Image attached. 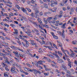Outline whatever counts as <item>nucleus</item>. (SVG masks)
<instances>
[{"mask_svg": "<svg viewBox=\"0 0 77 77\" xmlns=\"http://www.w3.org/2000/svg\"><path fill=\"white\" fill-rule=\"evenodd\" d=\"M29 42H30V43L32 45H37V44L34 42V41L32 40L31 39H30L29 40Z\"/></svg>", "mask_w": 77, "mask_h": 77, "instance_id": "nucleus-1", "label": "nucleus"}, {"mask_svg": "<svg viewBox=\"0 0 77 77\" xmlns=\"http://www.w3.org/2000/svg\"><path fill=\"white\" fill-rule=\"evenodd\" d=\"M11 71L12 73L17 74V72L15 71V69L13 67L11 69Z\"/></svg>", "mask_w": 77, "mask_h": 77, "instance_id": "nucleus-2", "label": "nucleus"}, {"mask_svg": "<svg viewBox=\"0 0 77 77\" xmlns=\"http://www.w3.org/2000/svg\"><path fill=\"white\" fill-rule=\"evenodd\" d=\"M57 62L58 63H64V61H63V60L61 59L58 58L57 59Z\"/></svg>", "mask_w": 77, "mask_h": 77, "instance_id": "nucleus-3", "label": "nucleus"}, {"mask_svg": "<svg viewBox=\"0 0 77 77\" xmlns=\"http://www.w3.org/2000/svg\"><path fill=\"white\" fill-rule=\"evenodd\" d=\"M13 53L17 57H19V55H18V52L14 51L13 52Z\"/></svg>", "mask_w": 77, "mask_h": 77, "instance_id": "nucleus-4", "label": "nucleus"}, {"mask_svg": "<svg viewBox=\"0 0 77 77\" xmlns=\"http://www.w3.org/2000/svg\"><path fill=\"white\" fill-rule=\"evenodd\" d=\"M66 23H64L61 26V27L62 29H66Z\"/></svg>", "mask_w": 77, "mask_h": 77, "instance_id": "nucleus-5", "label": "nucleus"}, {"mask_svg": "<svg viewBox=\"0 0 77 77\" xmlns=\"http://www.w3.org/2000/svg\"><path fill=\"white\" fill-rule=\"evenodd\" d=\"M24 70L26 71H27L28 72H30L31 71V69H27V68L24 67L23 68Z\"/></svg>", "mask_w": 77, "mask_h": 77, "instance_id": "nucleus-6", "label": "nucleus"}, {"mask_svg": "<svg viewBox=\"0 0 77 77\" xmlns=\"http://www.w3.org/2000/svg\"><path fill=\"white\" fill-rule=\"evenodd\" d=\"M33 71H34V73L35 74H38V71L36 70L35 69H32V70L31 69V72H33Z\"/></svg>", "mask_w": 77, "mask_h": 77, "instance_id": "nucleus-7", "label": "nucleus"}, {"mask_svg": "<svg viewBox=\"0 0 77 77\" xmlns=\"http://www.w3.org/2000/svg\"><path fill=\"white\" fill-rule=\"evenodd\" d=\"M39 9V7H37V8H35L34 9V11H35V12L36 13H39V10H38V9Z\"/></svg>", "mask_w": 77, "mask_h": 77, "instance_id": "nucleus-8", "label": "nucleus"}, {"mask_svg": "<svg viewBox=\"0 0 77 77\" xmlns=\"http://www.w3.org/2000/svg\"><path fill=\"white\" fill-rule=\"evenodd\" d=\"M61 68L65 70V71H66V70L67 69V68L66 67L63 66H61Z\"/></svg>", "mask_w": 77, "mask_h": 77, "instance_id": "nucleus-9", "label": "nucleus"}, {"mask_svg": "<svg viewBox=\"0 0 77 77\" xmlns=\"http://www.w3.org/2000/svg\"><path fill=\"white\" fill-rule=\"evenodd\" d=\"M54 2L53 0L51 1V7H53L54 6Z\"/></svg>", "mask_w": 77, "mask_h": 77, "instance_id": "nucleus-10", "label": "nucleus"}, {"mask_svg": "<svg viewBox=\"0 0 77 77\" xmlns=\"http://www.w3.org/2000/svg\"><path fill=\"white\" fill-rule=\"evenodd\" d=\"M34 31L36 32L37 35H40V34H39V31H38L37 30V29L34 28Z\"/></svg>", "mask_w": 77, "mask_h": 77, "instance_id": "nucleus-11", "label": "nucleus"}, {"mask_svg": "<svg viewBox=\"0 0 77 77\" xmlns=\"http://www.w3.org/2000/svg\"><path fill=\"white\" fill-rule=\"evenodd\" d=\"M38 23H39V24H42V21L41 20V19L38 18Z\"/></svg>", "mask_w": 77, "mask_h": 77, "instance_id": "nucleus-12", "label": "nucleus"}, {"mask_svg": "<svg viewBox=\"0 0 77 77\" xmlns=\"http://www.w3.org/2000/svg\"><path fill=\"white\" fill-rule=\"evenodd\" d=\"M11 48H12V49H14V50H17V47H15V46L13 45L11 46Z\"/></svg>", "mask_w": 77, "mask_h": 77, "instance_id": "nucleus-13", "label": "nucleus"}, {"mask_svg": "<svg viewBox=\"0 0 77 77\" xmlns=\"http://www.w3.org/2000/svg\"><path fill=\"white\" fill-rule=\"evenodd\" d=\"M43 5L44 7L45 8H48V5H47V4H43Z\"/></svg>", "mask_w": 77, "mask_h": 77, "instance_id": "nucleus-14", "label": "nucleus"}, {"mask_svg": "<svg viewBox=\"0 0 77 77\" xmlns=\"http://www.w3.org/2000/svg\"><path fill=\"white\" fill-rule=\"evenodd\" d=\"M70 56L71 57H74L75 56V54L72 53V54L70 55Z\"/></svg>", "mask_w": 77, "mask_h": 77, "instance_id": "nucleus-15", "label": "nucleus"}, {"mask_svg": "<svg viewBox=\"0 0 77 77\" xmlns=\"http://www.w3.org/2000/svg\"><path fill=\"white\" fill-rule=\"evenodd\" d=\"M37 64H40V65H41L42 64V60H40L38 61V62H37Z\"/></svg>", "mask_w": 77, "mask_h": 77, "instance_id": "nucleus-16", "label": "nucleus"}, {"mask_svg": "<svg viewBox=\"0 0 77 77\" xmlns=\"http://www.w3.org/2000/svg\"><path fill=\"white\" fill-rule=\"evenodd\" d=\"M57 42H58V45H59V47H62V44L60 43V42L58 41H57Z\"/></svg>", "mask_w": 77, "mask_h": 77, "instance_id": "nucleus-17", "label": "nucleus"}, {"mask_svg": "<svg viewBox=\"0 0 77 77\" xmlns=\"http://www.w3.org/2000/svg\"><path fill=\"white\" fill-rule=\"evenodd\" d=\"M57 53L58 54H59V55H60V56H63V54H62V53L60 52V51H58Z\"/></svg>", "mask_w": 77, "mask_h": 77, "instance_id": "nucleus-18", "label": "nucleus"}, {"mask_svg": "<svg viewBox=\"0 0 77 77\" xmlns=\"http://www.w3.org/2000/svg\"><path fill=\"white\" fill-rule=\"evenodd\" d=\"M21 9L22 11L23 12H26V10L23 8H21Z\"/></svg>", "mask_w": 77, "mask_h": 77, "instance_id": "nucleus-19", "label": "nucleus"}, {"mask_svg": "<svg viewBox=\"0 0 77 77\" xmlns=\"http://www.w3.org/2000/svg\"><path fill=\"white\" fill-rule=\"evenodd\" d=\"M19 50V51H21L22 52H24V51H23V50L19 48H17V49H16V50Z\"/></svg>", "mask_w": 77, "mask_h": 77, "instance_id": "nucleus-20", "label": "nucleus"}, {"mask_svg": "<svg viewBox=\"0 0 77 77\" xmlns=\"http://www.w3.org/2000/svg\"><path fill=\"white\" fill-rule=\"evenodd\" d=\"M14 31V32H13L14 34H16V35L18 34V30H17L15 29Z\"/></svg>", "mask_w": 77, "mask_h": 77, "instance_id": "nucleus-21", "label": "nucleus"}, {"mask_svg": "<svg viewBox=\"0 0 77 77\" xmlns=\"http://www.w3.org/2000/svg\"><path fill=\"white\" fill-rule=\"evenodd\" d=\"M48 56H49L50 57V58H51V59H54V57L51 55H48Z\"/></svg>", "mask_w": 77, "mask_h": 77, "instance_id": "nucleus-22", "label": "nucleus"}, {"mask_svg": "<svg viewBox=\"0 0 77 77\" xmlns=\"http://www.w3.org/2000/svg\"><path fill=\"white\" fill-rule=\"evenodd\" d=\"M61 50H62L63 52V53H64V54H65L66 56H66V54L65 53V51H66L64 50L63 49H62V48Z\"/></svg>", "mask_w": 77, "mask_h": 77, "instance_id": "nucleus-23", "label": "nucleus"}, {"mask_svg": "<svg viewBox=\"0 0 77 77\" xmlns=\"http://www.w3.org/2000/svg\"><path fill=\"white\" fill-rule=\"evenodd\" d=\"M51 19H52V17H49L47 19V21H49L50 20H51Z\"/></svg>", "mask_w": 77, "mask_h": 77, "instance_id": "nucleus-24", "label": "nucleus"}, {"mask_svg": "<svg viewBox=\"0 0 77 77\" xmlns=\"http://www.w3.org/2000/svg\"><path fill=\"white\" fill-rule=\"evenodd\" d=\"M46 60H47L48 62H51V60L48 58H46Z\"/></svg>", "mask_w": 77, "mask_h": 77, "instance_id": "nucleus-25", "label": "nucleus"}, {"mask_svg": "<svg viewBox=\"0 0 77 77\" xmlns=\"http://www.w3.org/2000/svg\"><path fill=\"white\" fill-rule=\"evenodd\" d=\"M66 72L67 74H71V72L68 70L66 71Z\"/></svg>", "mask_w": 77, "mask_h": 77, "instance_id": "nucleus-26", "label": "nucleus"}, {"mask_svg": "<svg viewBox=\"0 0 77 77\" xmlns=\"http://www.w3.org/2000/svg\"><path fill=\"white\" fill-rule=\"evenodd\" d=\"M0 56H6V55L4 53H0Z\"/></svg>", "mask_w": 77, "mask_h": 77, "instance_id": "nucleus-27", "label": "nucleus"}, {"mask_svg": "<svg viewBox=\"0 0 77 77\" xmlns=\"http://www.w3.org/2000/svg\"><path fill=\"white\" fill-rule=\"evenodd\" d=\"M22 39H23V41H24V42H26V43L27 42H28V41H27V40L24 39V38H22Z\"/></svg>", "mask_w": 77, "mask_h": 77, "instance_id": "nucleus-28", "label": "nucleus"}, {"mask_svg": "<svg viewBox=\"0 0 77 77\" xmlns=\"http://www.w3.org/2000/svg\"><path fill=\"white\" fill-rule=\"evenodd\" d=\"M5 56H3V58H4V59H5V60H8V57Z\"/></svg>", "mask_w": 77, "mask_h": 77, "instance_id": "nucleus-29", "label": "nucleus"}, {"mask_svg": "<svg viewBox=\"0 0 77 77\" xmlns=\"http://www.w3.org/2000/svg\"><path fill=\"white\" fill-rule=\"evenodd\" d=\"M26 9H27V11H29V12H31V11H32L30 9V8H26Z\"/></svg>", "mask_w": 77, "mask_h": 77, "instance_id": "nucleus-30", "label": "nucleus"}, {"mask_svg": "<svg viewBox=\"0 0 77 77\" xmlns=\"http://www.w3.org/2000/svg\"><path fill=\"white\" fill-rule=\"evenodd\" d=\"M2 51L3 53H7V52H6L5 50L4 49H2Z\"/></svg>", "mask_w": 77, "mask_h": 77, "instance_id": "nucleus-31", "label": "nucleus"}, {"mask_svg": "<svg viewBox=\"0 0 77 77\" xmlns=\"http://www.w3.org/2000/svg\"><path fill=\"white\" fill-rule=\"evenodd\" d=\"M26 47H29V42H26Z\"/></svg>", "mask_w": 77, "mask_h": 77, "instance_id": "nucleus-32", "label": "nucleus"}, {"mask_svg": "<svg viewBox=\"0 0 77 77\" xmlns=\"http://www.w3.org/2000/svg\"><path fill=\"white\" fill-rule=\"evenodd\" d=\"M6 54H7V55H8V56H11V57H12V55L10 53L7 52V53H6Z\"/></svg>", "mask_w": 77, "mask_h": 77, "instance_id": "nucleus-33", "label": "nucleus"}, {"mask_svg": "<svg viewBox=\"0 0 77 77\" xmlns=\"http://www.w3.org/2000/svg\"><path fill=\"white\" fill-rule=\"evenodd\" d=\"M19 55L20 56V57H24V56H24V55H22V54H19Z\"/></svg>", "mask_w": 77, "mask_h": 77, "instance_id": "nucleus-34", "label": "nucleus"}, {"mask_svg": "<svg viewBox=\"0 0 77 77\" xmlns=\"http://www.w3.org/2000/svg\"><path fill=\"white\" fill-rule=\"evenodd\" d=\"M53 45L54 47H55V48H56V49H58V48H57V46H56V45L55 44H53Z\"/></svg>", "mask_w": 77, "mask_h": 77, "instance_id": "nucleus-35", "label": "nucleus"}, {"mask_svg": "<svg viewBox=\"0 0 77 77\" xmlns=\"http://www.w3.org/2000/svg\"><path fill=\"white\" fill-rule=\"evenodd\" d=\"M36 2V0H31V3L32 4L35 3Z\"/></svg>", "mask_w": 77, "mask_h": 77, "instance_id": "nucleus-36", "label": "nucleus"}, {"mask_svg": "<svg viewBox=\"0 0 77 77\" xmlns=\"http://www.w3.org/2000/svg\"><path fill=\"white\" fill-rule=\"evenodd\" d=\"M33 24H34L35 26H38V24H37V23H36L35 22H33Z\"/></svg>", "mask_w": 77, "mask_h": 77, "instance_id": "nucleus-37", "label": "nucleus"}, {"mask_svg": "<svg viewBox=\"0 0 77 77\" xmlns=\"http://www.w3.org/2000/svg\"><path fill=\"white\" fill-rule=\"evenodd\" d=\"M45 70L46 71H51V69H48V68H45Z\"/></svg>", "mask_w": 77, "mask_h": 77, "instance_id": "nucleus-38", "label": "nucleus"}, {"mask_svg": "<svg viewBox=\"0 0 77 77\" xmlns=\"http://www.w3.org/2000/svg\"><path fill=\"white\" fill-rule=\"evenodd\" d=\"M44 74L45 75H46V76H47V75H48L49 74V73H44Z\"/></svg>", "mask_w": 77, "mask_h": 77, "instance_id": "nucleus-39", "label": "nucleus"}, {"mask_svg": "<svg viewBox=\"0 0 77 77\" xmlns=\"http://www.w3.org/2000/svg\"><path fill=\"white\" fill-rule=\"evenodd\" d=\"M53 37L54 38H55V39H58V37L57 36L55 35Z\"/></svg>", "mask_w": 77, "mask_h": 77, "instance_id": "nucleus-40", "label": "nucleus"}, {"mask_svg": "<svg viewBox=\"0 0 77 77\" xmlns=\"http://www.w3.org/2000/svg\"><path fill=\"white\" fill-rule=\"evenodd\" d=\"M10 26L11 27H15V25H14V24H11L10 25Z\"/></svg>", "mask_w": 77, "mask_h": 77, "instance_id": "nucleus-41", "label": "nucleus"}, {"mask_svg": "<svg viewBox=\"0 0 77 77\" xmlns=\"http://www.w3.org/2000/svg\"><path fill=\"white\" fill-rule=\"evenodd\" d=\"M55 56H56V57H57V59H59V58H60L59 57V56H58V55H57L56 54H55Z\"/></svg>", "mask_w": 77, "mask_h": 77, "instance_id": "nucleus-42", "label": "nucleus"}, {"mask_svg": "<svg viewBox=\"0 0 77 77\" xmlns=\"http://www.w3.org/2000/svg\"><path fill=\"white\" fill-rule=\"evenodd\" d=\"M26 65L27 66H28L29 67H32V66L30 65V64L28 63H26Z\"/></svg>", "mask_w": 77, "mask_h": 77, "instance_id": "nucleus-43", "label": "nucleus"}, {"mask_svg": "<svg viewBox=\"0 0 77 77\" xmlns=\"http://www.w3.org/2000/svg\"><path fill=\"white\" fill-rule=\"evenodd\" d=\"M4 76L5 77H9V76H8V75L7 74H6V73H4Z\"/></svg>", "mask_w": 77, "mask_h": 77, "instance_id": "nucleus-44", "label": "nucleus"}, {"mask_svg": "<svg viewBox=\"0 0 77 77\" xmlns=\"http://www.w3.org/2000/svg\"><path fill=\"white\" fill-rule=\"evenodd\" d=\"M44 26L45 27H46V28H49V26H48V25H47V24H45Z\"/></svg>", "mask_w": 77, "mask_h": 77, "instance_id": "nucleus-45", "label": "nucleus"}, {"mask_svg": "<svg viewBox=\"0 0 77 77\" xmlns=\"http://www.w3.org/2000/svg\"><path fill=\"white\" fill-rule=\"evenodd\" d=\"M71 63H68V65L69 66L70 68L71 67Z\"/></svg>", "mask_w": 77, "mask_h": 77, "instance_id": "nucleus-46", "label": "nucleus"}, {"mask_svg": "<svg viewBox=\"0 0 77 77\" xmlns=\"http://www.w3.org/2000/svg\"><path fill=\"white\" fill-rule=\"evenodd\" d=\"M38 27L41 29H42V30H43L44 29V28H42V27L41 26V25H38Z\"/></svg>", "mask_w": 77, "mask_h": 77, "instance_id": "nucleus-47", "label": "nucleus"}, {"mask_svg": "<svg viewBox=\"0 0 77 77\" xmlns=\"http://www.w3.org/2000/svg\"><path fill=\"white\" fill-rule=\"evenodd\" d=\"M17 67L18 68H19V69H21V66L20 65H17Z\"/></svg>", "mask_w": 77, "mask_h": 77, "instance_id": "nucleus-48", "label": "nucleus"}, {"mask_svg": "<svg viewBox=\"0 0 77 77\" xmlns=\"http://www.w3.org/2000/svg\"><path fill=\"white\" fill-rule=\"evenodd\" d=\"M30 15L31 16V17H33L34 16V14H33V13H32Z\"/></svg>", "mask_w": 77, "mask_h": 77, "instance_id": "nucleus-49", "label": "nucleus"}, {"mask_svg": "<svg viewBox=\"0 0 77 77\" xmlns=\"http://www.w3.org/2000/svg\"><path fill=\"white\" fill-rule=\"evenodd\" d=\"M62 39H65V36H64V35H62Z\"/></svg>", "mask_w": 77, "mask_h": 77, "instance_id": "nucleus-50", "label": "nucleus"}, {"mask_svg": "<svg viewBox=\"0 0 77 77\" xmlns=\"http://www.w3.org/2000/svg\"><path fill=\"white\" fill-rule=\"evenodd\" d=\"M47 43L48 44H50L51 46H52V44L51 42H47Z\"/></svg>", "mask_w": 77, "mask_h": 77, "instance_id": "nucleus-51", "label": "nucleus"}, {"mask_svg": "<svg viewBox=\"0 0 77 77\" xmlns=\"http://www.w3.org/2000/svg\"><path fill=\"white\" fill-rule=\"evenodd\" d=\"M67 60H68V62H69V63H71V61L70 60L69 58H67Z\"/></svg>", "mask_w": 77, "mask_h": 77, "instance_id": "nucleus-52", "label": "nucleus"}, {"mask_svg": "<svg viewBox=\"0 0 77 77\" xmlns=\"http://www.w3.org/2000/svg\"><path fill=\"white\" fill-rule=\"evenodd\" d=\"M17 42L19 44V45H22L21 44V42H20L19 41H17Z\"/></svg>", "mask_w": 77, "mask_h": 77, "instance_id": "nucleus-53", "label": "nucleus"}, {"mask_svg": "<svg viewBox=\"0 0 77 77\" xmlns=\"http://www.w3.org/2000/svg\"><path fill=\"white\" fill-rule=\"evenodd\" d=\"M16 7L18 9H20V7L19 6L17 5H16Z\"/></svg>", "mask_w": 77, "mask_h": 77, "instance_id": "nucleus-54", "label": "nucleus"}, {"mask_svg": "<svg viewBox=\"0 0 77 77\" xmlns=\"http://www.w3.org/2000/svg\"><path fill=\"white\" fill-rule=\"evenodd\" d=\"M62 16H63V15L62 14H60L58 16V17H59V18H61L62 17Z\"/></svg>", "mask_w": 77, "mask_h": 77, "instance_id": "nucleus-55", "label": "nucleus"}, {"mask_svg": "<svg viewBox=\"0 0 77 77\" xmlns=\"http://www.w3.org/2000/svg\"><path fill=\"white\" fill-rule=\"evenodd\" d=\"M2 65H3V66H6V64H5L3 63H2Z\"/></svg>", "mask_w": 77, "mask_h": 77, "instance_id": "nucleus-56", "label": "nucleus"}, {"mask_svg": "<svg viewBox=\"0 0 77 77\" xmlns=\"http://www.w3.org/2000/svg\"><path fill=\"white\" fill-rule=\"evenodd\" d=\"M51 34L52 36H53V37L55 35L54 33L53 32H51Z\"/></svg>", "mask_w": 77, "mask_h": 77, "instance_id": "nucleus-57", "label": "nucleus"}, {"mask_svg": "<svg viewBox=\"0 0 77 77\" xmlns=\"http://www.w3.org/2000/svg\"><path fill=\"white\" fill-rule=\"evenodd\" d=\"M51 14V13H50L49 12H46L45 13V14L46 15H47V14Z\"/></svg>", "mask_w": 77, "mask_h": 77, "instance_id": "nucleus-58", "label": "nucleus"}, {"mask_svg": "<svg viewBox=\"0 0 77 77\" xmlns=\"http://www.w3.org/2000/svg\"><path fill=\"white\" fill-rule=\"evenodd\" d=\"M72 44H74V45H75L76 44V43H75V42L74 41H73L72 42Z\"/></svg>", "mask_w": 77, "mask_h": 77, "instance_id": "nucleus-59", "label": "nucleus"}, {"mask_svg": "<svg viewBox=\"0 0 77 77\" xmlns=\"http://www.w3.org/2000/svg\"><path fill=\"white\" fill-rule=\"evenodd\" d=\"M74 10H75V8H74V7L72 8L71 10L72 12H73Z\"/></svg>", "mask_w": 77, "mask_h": 77, "instance_id": "nucleus-60", "label": "nucleus"}, {"mask_svg": "<svg viewBox=\"0 0 77 77\" xmlns=\"http://www.w3.org/2000/svg\"><path fill=\"white\" fill-rule=\"evenodd\" d=\"M55 71L56 72H58V73H59V71L58 70H55Z\"/></svg>", "mask_w": 77, "mask_h": 77, "instance_id": "nucleus-61", "label": "nucleus"}, {"mask_svg": "<svg viewBox=\"0 0 77 77\" xmlns=\"http://www.w3.org/2000/svg\"><path fill=\"white\" fill-rule=\"evenodd\" d=\"M57 32L58 33H59V34H60V35H62V32H61L58 31H57Z\"/></svg>", "mask_w": 77, "mask_h": 77, "instance_id": "nucleus-62", "label": "nucleus"}, {"mask_svg": "<svg viewBox=\"0 0 77 77\" xmlns=\"http://www.w3.org/2000/svg\"><path fill=\"white\" fill-rule=\"evenodd\" d=\"M66 76L67 77H72V76L69 75L68 74H66Z\"/></svg>", "mask_w": 77, "mask_h": 77, "instance_id": "nucleus-63", "label": "nucleus"}, {"mask_svg": "<svg viewBox=\"0 0 77 77\" xmlns=\"http://www.w3.org/2000/svg\"><path fill=\"white\" fill-rule=\"evenodd\" d=\"M74 63L75 65H76V66H77V61L76 60H75Z\"/></svg>", "mask_w": 77, "mask_h": 77, "instance_id": "nucleus-64", "label": "nucleus"}]
</instances>
